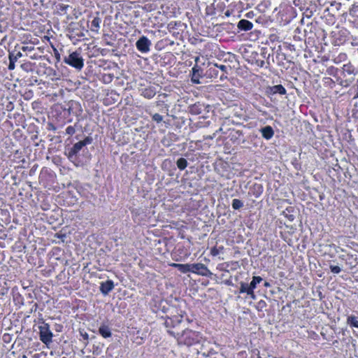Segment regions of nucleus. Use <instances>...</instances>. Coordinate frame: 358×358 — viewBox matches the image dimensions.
Masks as SVG:
<instances>
[{
    "label": "nucleus",
    "mask_w": 358,
    "mask_h": 358,
    "mask_svg": "<svg viewBox=\"0 0 358 358\" xmlns=\"http://www.w3.org/2000/svg\"><path fill=\"white\" fill-rule=\"evenodd\" d=\"M176 337L180 344L192 345L199 341V335L192 330H185L182 334L169 331Z\"/></svg>",
    "instance_id": "obj_1"
},
{
    "label": "nucleus",
    "mask_w": 358,
    "mask_h": 358,
    "mask_svg": "<svg viewBox=\"0 0 358 358\" xmlns=\"http://www.w3.org/2000/svg\"><path fill=\"white\" fill-rule=\"evenodd\" d=\"M64 62L77 69H81L84 66L83 59L76 52H73L65 57Z\"/></svg>",
    "instance_id": "obj_2"
},
{
    "label": "nucleus",
    "mask_w": 358,
    "mask_h": 358,
    "mask_svg": "<svg viewBox=\"0 0 358 358\" xmlns=\"http://www.w3.org/2000/svg\"><path fill=\"white\" fill-rule=\"evenodd\" d=\"M39 330L41 341L45 344L50 343L52 341V334L50 330L49 325L46 323H43L42 325L39 326Z\"/></svg>",
    "instance_id": "obj_3"
},
{
    "label": "nucleus",
    "mask_w": 358,
    "mask_h": 358,
    "mask_svg": "<svg viewBox=\"0 0 358 358\" xmlns=\"http://www.w3.org/2000/svg\"><path fill=\"white\" fill-rule=\"evenodd\" d=\"M191 272L203 276H208L212 274L208 268L201 263L191 264Z\"/></svg>",
    "instance_id": "obj_4"
},
{
    "label": "nucleus",
    "mask_w": 358,
    "mask_h": 358,
    "mask_svg": "<svg viewBox=\"0 0 358 358\" xmlns=\"http://www.w3.org/2000/svg\"><path fill=\"white\" fill-rule=\"evenodd\" d=\"M151 42L145 36L141 37L136 43L137 49L141 52H147L150 50Z\"/></svg>",
    "instance_id": "obj_5"
},
{
    "label": "nucleus",
    "mask_w": 358,
    "mask_h": 358,
    "mask_svg": "<svg viewBox=\"0 0 358 358\" xmlns=\"http://www.w3.org/2000/svg\"><path fill=\"white\" fill-rule=\"evenodd\" d=\"M90 143H91V139L89 138H86L85 140L76 143L69 152L70 156L76 155L85 145Z\"/></svg>",
    "instance_id": "obj_6"
},
{
    "label": "nucleus",
    "mask_w": 358,
    "mask_h": 358,
    "mask_svg": "<svg viewBox=\"0 0 358 358\" xmlns=\"http://www.w3.org/2000/svg\"><path fill=\"white\" fill-rule=\"evenodd\" d=\"M114 288V284L112 280H106L101 283L100 290L104 295L108 294Z\"/></svg>",
    "instance_id": "obj_7"
},
{
    "label": "nucleus",
    "mask_w": 358,
    "mask_h": 358,
    "mask_svg": "<svg viewBox=\"0 0 358 358\" xmlns=\"http://www.w3.org/2000/svg\"><path fill=\"white\" fill-rule=\"evenodd\" d=\"M240 293H247L251 299H255L256 296L253 289L250 287L249 284L245 282L240 283Z\"/></svg>",
    "instance_id": "obj_8"
},
{
    "label": "nucleus",
    "mask_w": 358,
    "mask_h": 358,
    "mask_svg": "<svg viewBox=\"0 0 358 358\" xmlns=\"http://www.w3.org/2000/svg\"><path fill=\"white\" fill-rule=\"evenodd\" d=\"M260 131L262 133V136L267 140L271 139L274 135L273 129L271 126H266L263 127L262 129H261Z\"/></svg>",
    "instance_id": "obj_9"
},
{
    "label": "nucleus",
    "mask_w": 358,
    "mask_h": 358,
    "mask_svg": "<svg viewBox=\"0 0 358 358\" xmlns=\"http://www.w3.org/2000/svg\"><path fill=\"white\" fill-rule=\"evenodd\" d=\"M170 266L177 268L182 273L191 272V264H182L171 263V264H170Z\"/></svg>",
    "instance_id": "obj_10"
},
{
    "label": "nucleus",
    "mask_w": 358,
    "mask_h": 358,
    "mask_svg": "<svg viewBox=\"0 0 358 358\" xmlns=\"http://www.w3.org/2000/svg\"><path fill=\"white\" fill-rule=\"evenodd\" d=\"M238 27L242 30L248 31L252 28V24L248 20H241L238 24Z\"/></svg>",
    "instance_id": "obj_11"
},
{
    "label": "nucleus",
    "mask_w": 358,
    "mask_h": 358,
    "mask_svg": "<svg viewBox=\"0 0 358 358\" xmlns=\"http://www.w3.org/2000/svg\"><path fill=\"white\" fill-rule=\"evenodd\" d=\"M101 19L98 17H94L91 22V30L94 32H98L100 27Z\"/></svg>",
    "instance_id": "obj_12"
},
{
    "label": "nucleus",
    "mask_w": 358,
    "mask_h": 358,
    "mask_svg": "<svg viewBox=\"0 0 358 358\" xmlns=\"http://www.w3.org/2000/svg\"><path fill=\"white\" fill-rule=\"evenodd\" d=\"M99 331L103 338H108L111 336L110 329L106 326L100 327Z\"/></svg>",
    "instance_id": "obj_13"
},
{
    "label": "nucleus",
    "mask_w": 358,
    "mask_h": 358,
    "mask_svg": "<svg viewBox=\"0 0 358 358\" xmlns=\"http://www.w3.org/2000/svg\"><path fill=\"white\" fill-rule=\"evenodd\" d=\"M347 323L351 327L358 328V317L354 315H350L347 319Z\"/></svg>",
    "instance_id": "obj_14"
},
{
    "label": "nucleus",
    "mask_w": 358,
    "mask_h": 358,
    "mask_svg": "<svg viewBox=\"0 0 358 358\" xmlns=\"http://www.w3.org/2000/svg\"><path fill=\"white\" fill-rule=\"evenodd\" d=\"M262 280V278L260 276H254L252 278V280L249 284L250 287L254 290L256 288L257 284L260 283Z\"/></svg>",
    "instance_id": "obj_15"
},
{
    "label": "nucleus",
    "mask_w": 358,
    "mask_h": 358,
    "mask_svg": "<svg viewBox=\"0 0 358 358\" xmlns=\"http://www.w3.org/2000/svg\"><path fill=\"white\" fill-rule=\"evenodd\" d=\"M177 166L179 169L183 170L187 166V162L185 158H180L177 161Z\"/></svg>",
    "instance_id": "obj_16"
},
{
    "label": "nucleus",
    "mask_w": 358,
    "mask_h": 358,
    "mask_svg": "<svg viewBox=\"0 0 358 358\" xmlns=\"http://www.w3.org/2000/svg\"><path fill=\"white\" fill-rule=\"evenodd\" d=\"M155 94V92L151 89H145L143 92V95L148 99H150V98L153 97Z\"/></svg>",
    "instance_id": "obj_17"
},
{
    "label": "nucleus",
    "mask_w": 358,
    "mask_h": 358,
    "mask_svg": "<svg viewBox=\"0 0 358 358\" xmlns=\"http://www.w3.org/2000/svg\"><path fill=\"white\" fill-rule=\"evenodd\" d=\"M243 206V203L241 200L235 199L232 201V208L234 209H239Z\"/></svg>",
    "instance_id": "obj_18"
},
{
    "label": "nucleus",
    "mask_w": 358,
    "mask_h": 358,
    "mask_svg": "<svg viewBox=\"0 0 358 358\" xmlns=\"http://www.w3.org/2000/svg\"><path fill=\"white\" fill-rule=\"evenodd\" d=\"M273 89L274 92H278L280 94H285L286 93L285 89L280 85L274 86Z\"/></svg>",
    "instance_id": "obj_19"
},
{
    "label": "nucleus",
    "mask_w": 358,
    "mask_h": 358,
    "mask_svg": "<svg viewBox=\"0 0 358 358\" xmlns=\"http://www.w3.org/2000/svg\"><path fill=\"white\" fill-rule=\"evenodd\" d=\"M22 56V53L19 51L15 54L12 53L9 55V59H13V61L17 62V60Z\"/></svg>",
    "instance_id": "obj_20"
},
{
    "label": "nucleus",
    "mask_w": 358,
    "mask_h": 358,
    "mask_svg": "<svg viewBox=\"0 0 358 358\" xmlns=\"http://www.w3.org/2000/svg\"><path fill=\"white\" fill-rule=\"evenodd\" d=\"M330 269H331V271L333 273H335V274L339 273L341 272V268H340V266H334V265H331L330 266Z\"/></svg>",
    "instance_id": "obj_21"
},
{
    "label": "nucleus",
    "mask_w": 358,
    "mask_h": 358,
    "mask_svg": "<svg viewBox=\"0 0 358 358\" xmlns=\"http://www.w3.org/2000/svg\"><path fill=\"white\" fill-rule=\"evenodd\" d=\"M152 119L154 121L157 122H161L163 120V117L161 115L158 114V113H155L152 116Z\"/></svg>",
    "instance_id": "obj_22"
},
{
    "label": "nucleus",
    "mask_w": 358,
    "mask_h": 358,
    "mask_svg": "<svg viewBox=\"0 0 358 358\" xmlns=\"http://www.w3.org/2000/svg\"><path fill=\"white\" fill-rule=\"evenodd\" d=\"M216 67H217L218 69H220L223 72H227V69L229 68V66H227L225 65H218L217 64H214Z\"/></svg>",
    "instance_id": "obj_23"
},
{
    "label": "nucleus",
    "mask_w": 358,
    "mask_h": 358,
    "mask_svg": "<svg viewBox=\"0 0 358 358\" xmlns=\"http://www.w3.org/2000/svg\"><path fill=\"white\" fill-rule=\"evenodd\" d=\"M199 77V75L197 76L196 74L195 75V73H193V76L192 78V82L194 83H197V84L200 83Z\"/></svg>",
    "instance_id": "obj_24"
},
{
    "label": "nucleus",
    "mask_w": 358,
    "mask_h": 358,
    "mask_svg": "<svg viewBox=\"0 0 358 358\" xmlns=\"http://www.w3.org/2000/svg\"><path fill=\"white\" fill-rule=\"evenodd\" d=\"M9 60H10V63H9L8 69H9L10 70H13V69H15V63L16 62L13 61V59H9Z\"/></svg>",
    "instance_id": "obj_25"
},
{
    "label": "nucleus",
    "mask_w": 358,
    "mask_h": 358,
    "mask_svg": "<svg viewBox=\"0 0 358 358\" xmlns=\"http://www.w3.org/2000/svg\"><path fill=\"white\" fill-rule=\"evenodd\" d=\"M199 67L197 64H196L193 68H192V71H193V73H195V75L199 72Z\"/></svg>",
    "instance_id": "obj_26"
},
{
    "label": "nucleus",
    "mask_w": 358,
    "mask_h": 358,
    "mask_svg": "<svg viewBox=\"0 0 358 358\" xmlns=\"http://www.w3.org/2000/svg\"><path fill=\"white\" fill-rule=\"evenodd\" d=\"M22 50L23 51H27V50H33V48L32 47H28V46H23L22 48Z\"/></svg>",
    "instance_id": "obj_27"
},
{
    "label": "nucleus",
    "mask_w": 358,
    "mask_h": 358,
    "mask_svg": "<svg viewBox=\"0 0 358 358\" xmlns=\"http://www.w3.org/2000/svg\"><path fill=\"white\" fill-rule=\"evenodd\" d=\"M211 254L213 255H217L218 254L217 249H215V248L212 249Z\"/></svg>",
    "instance_id": "obj_28"
},
{
    "label": "nucleus",
    "mask_w": 358,
    "mask_h": 358,
    "mask_svg": "<svg viewBox=\"0 0 358 358\" xmlns=\"http://www.w3.org/2000/svg\"><path fill=\"white\" fill-rule=\"evenodd\" d=\"M199 60H200V58H199V57H196L195 58V62H196V64L199 62Z\"/></svg>",
    "instance_id": "obj_29"
},
{
    "label": "nucleus",
    "mask_w": 358,
    "mask_h": 358,
    "mask_svg": "<svg viewBox=\"0 0 358 358\" xmlns=\"http://www.w3.org/2000/svg\"><path fill=\"white\" fill-rule=\"evenodd\" d=\"M264 286H265V287H269V286H270V285H269V283H268V282H264Z\"/></svg>",
    "instance_id": "obj_30"
}]
</instances>
